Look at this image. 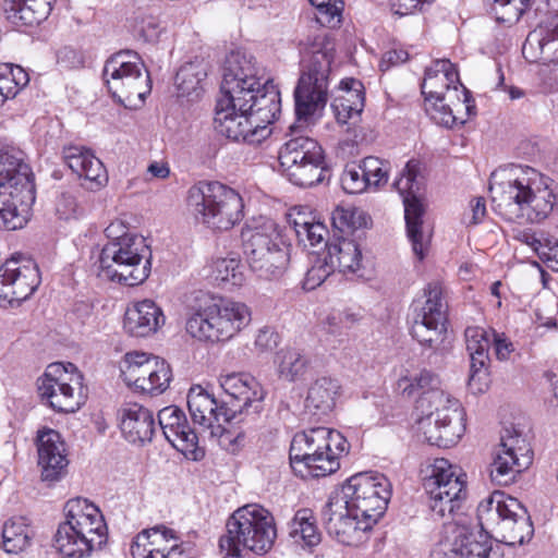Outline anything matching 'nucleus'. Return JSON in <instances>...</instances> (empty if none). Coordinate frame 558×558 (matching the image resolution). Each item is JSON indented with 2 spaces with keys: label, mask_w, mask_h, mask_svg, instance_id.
<instances>
[{
  "label": "nucleus",
  "mask_w": 558,
  "mask_h": 558,
  "mask_svg": "<svg viewBox=\"0 0 558 558\" xmlns=\"http://www.w3.org/2000/svg\"><path fill=\"white\" fill-rule=\"evenodd\" d=\"M332 272L333 268L324 255L318 257L315 264L307 270L303 282L305 290H314L319 287Z\"/></svg>",
  "instance_id": "nucleus-58"
},
{
  "label": "nucleus",
  "mask_w": 558,
  "mask_h": 558,
  "mask_svg": "<svg viewBox=\"0 0 558 558\" xmlns=\"http://www.w3.org/2000/svg\"><path fill=\"white\" fill-rule=\"evenodd\" d=\"M324 155L322 146L308 136H295L283 144L279 151L281 168L291 167L303 160L320 158Z\"/></svg>",
  "instance_id": "nucleus-44"
},
{
  "label": "nucleus",
  "mask_w": 558,
  "mask_h": 558,
  "mask_svg": "<svg viewBox=\"0 0 558 558\" xmlns=\"http://www.w3.org/2000/svg\"><path fill=\"white\" fill-rule=\"evenodd\" d=\"M102 78L112 97L130 109L142 106L151 89L148 71L133 51L111 56L104 65Z\"/></svg>",
  "instance_id": "nucleus-15"
},
{
  "label": "nucleus",
  "mask_w": 558,
  "mask_h": 558,
  "mask_svg": "<svg viewBox=\"0 0 558 558\" xmlns=\"http://www.w3.org/2000/svg\"><path fill=\"white\" fill-rule=\"evenodd\" d=\"M359 320L360 317L356 314L332 312L326 317L324 328L329 335L341 338L348 336L349 330L352 329Z\"/></svg>",
  "instance_id": "nucleus-52"
},
{
  "label": "nucleus",
  "mask_w": 558,
  "mask_h": 558,
  "mask_svg": "<svg viewBox=\"0 0 558 558\" xmlns=\"http://www.w3.org/2000/svg\"><path fill=\"white\" fill-rule=\"evenodd\" d=\"M208 73V63L204 59L183 64L175 75V86L179 97L189 100L198 99L204 93V84Z\"/></svg>",
  "instance_id": "nucleus-42"
},
{
  "label": "nucleus",
  "mask_w": 558,
  "mask_h": 558,
  "mask_svg": "<svg viewBox=\"0 0 558 558\" xmlns=\"http://www.w3.org/2000/svg\"><path fill=\"white\" fill-rule=\"evenodd\" d=\"M531 463L532 449L530 442L515 428H505L500 436V444L489 465L492 481L497 485H508Z\"/></svg>",
  "instance_id": "nucleus-21"
},
{
  "label": "nucleus",
  "mask_w": 558,
  "mask_h": 558,
  "mask_svg": "<svg viewBox=\"0 0 558 558\" xmlns=\"http://www.w3.org/2000/svg\"><path fill=\"white\" fill-rule=\"evenodd\" d=\"M33 535L25 518H11L3 524L2 547L9 554H19L29 546Z\"/></svg>",
  "instance_id": "nucleus-49"
},
{
  "label": "nucleus",
  "mask_w": 558,
  "mask_h": 558,
  "mask_svg": "<svg viewBox=\"0 0 558 558\" xmlns=\"http://www.w3.org/2000/svg\"><path fill=\"white\" fill-rule=\"evenodd\" d=\"M421 413L417 429L433 446L449 448L456 445L464 433L463 410L459 401L436 404Z\"/></svg>",
  "instance_id": "nucleus-22"
},
{
  "label": "nucleus",
  "mask_w": 558,
  "mask_h": 558,
  "mask_svg": "<svg viewBox=\"0 0 558 558\" xmlns=\"http://www.w3.org/2000/svg\"><path fill=\"white\" fill-rule=\"evenodd\" d=\"M278 344V335L270 328L265 327L259 329L256 339L255 347L260 352H267L274 350Z\"/></svg>",
  "instance_id": "nucleus-64"
},
{
  "label": "nucleus",
  "mask_w": 558,
  "mask_h": 558,
  "mask_svg": "<svg viewBox=\"0 0 558 558\" xmlns=\"http://www.w3.org/2000/svg\"><path fill=\"white\" fill-rule=\"evenodd\" d=\"M317 9V21L329 27H335L341 21L343 0H308Z\"/></svg>",
  "instance_id": "nucleus-54"
},
{
  "label": "nucleus",
  "mask_w": 558,
  "mask_h": 558,
  "mask_svg": "<svg viewBox=\"0 0 558 558\" xmlns=\"http://www.w3.org/2000/svg\"><path fill=\"white\" fill-rule=\"evenodd\" d=\"M186 403L194 424L203 430L209 432L211 437L225 435L223 424L233 418L230 408H227L225 403L219 404L215 396L202 386L190 388Z\"/></svg>",
  "instance_id": "nucleus-24"
},
{
  "label": "nucleus",
  "mask_w": 558,
  "mask_h": 558,
  "mask_svg": "<svg viewBox=\"0 0 558 558\" xmlns=\"http://www.w3.org/2000/svg\"><path fill=\"white\" fill-rule=\"evenodd\" d=\"M337 507L331 506L329 498L322 510L327 533L347 546H360L365 543L375 524L356 513H349L347 508Z\"/></svg>",
  "instance_id": "nucleus-25"
},
{
  "label": "nucleus",
  "mask_w": 558,
  "mask_h": 558,
  "mask_svg": "<svg viewBox=\"0 0 558 558\" xmlns=\"http://www.w3.org/2000/svg\"><path fill=\"white\" fill-rule=\"evenodd\" d=\"M209 277L223 287H242L245 282L243 265L235 255L213 259L209 265Z\"/></svg>",
  "instance_id": "nucleus-48"
},
{
  "label": "nucleus",
  "mask_w": 558,
  "mask_h": 558,
  "mask_svg": "<svg viewBox=\"0 0 558 558\" xmlns=\"http://www.w3.org/2000/svg\"><path fill=\"white\" fill-rule=\"evenodd\" d=\"M522 54L529 62L558 60V14L541 22L529 33Z\"/></svg>",
  "instance_id": "nucleus-32"
},
{
  "label": "nucleus",
  "mask_w": 558,
  "mask_h": 558,
  "mask_svg": "<svg viewBox=\"0 0 558 558\" xmlns=\"http://www.w3.org/2000/svg\"><path fill=\"white\" fill-rule=\"evenodd\" d=\"M366 216L362 210L338 206L331 213L332 227L340 232H349L366 227Z\"/></svg>",
  "instance_id": "nucleus-51"
},
{
  "label": "nucleus",
  "mask_w": 558,
  "mask_h": 558,
  "mask_svg": "<svg viewBox=\"0 0 558 558\" xmlns=\"http://www.w3.org/2000/svg\"><path fill=\"white\" fill-rule=\"evenodd\" d=\"M497 19L504 23H515L532 5L533 0H494Z\"/></svg>",
  "instance_id": "nucleus-53"
},
{
  "label": "nucleus",
  "mask_w": 558,
  "mask_h": 558,
  "mask_svg": "<svg viewBox=\"0 0 558 558\" xmlns=\"http://www.w3.org/2000/svg\"><path fill=\"white\" fill-rule=\"evenodd\" d=\"M196 302L185 329L199 341L229 340L251 323V310L245 303L204 293L196 298Z\"/></svg>",
  "instance_id": "nucleus-8"
},
{
  "label": "nucleus",
  "mask_w": 558,
  "mask_h": 558,
  "mask_svg": "<svg viewBox=\"0 0 558 558\" xmlns=\"http://www.w3.org/2000/svg\"><path fill=\"white\" fill-rule=\"evenodd\" d=\"M133 31L145 43H156L161 34L160 22L157 16L140 13L134 19Z\"/></svg>",
  "instance_id": "nucleus-56"
},
{
  "label": "nucleus",
  "mask_w": 558,
  "mask_h": 558,
  "mask_svg": "<svg viewBox=\"0 0 558 558\" xmlns=\"http://www.w3.org/2000/svg\"><path fill=\"white\" fill-rule=\"evenodd\" d=\"M226 527L227 533L219 541L226 558H241L242 548L264 555L272 548L277 537L272 514L256 504L235 510L228 519Z\"/></svg>",
  "instance_id": "nucleus-9"
},
{
  "label": "nucleus",
  "mask_w": 558,
  "mask_h": 558,
  "mask_svg": "<svg viewBox=\"0 0 558 558\" xmlns=\"http://www.w3.org/2000/svg\"><path fill=\"white\" fill-rule=\"evenodd\" d=\"M29 82L28 74L20 65L0 64V106L14 98Z\"/></svg>",
  "instance_id": "nucleus-50"
},
{
  "label": "nucleus",
  "mask_w": 558,
  "mask_h": 558,
  "mask_svg": "<svg viewBox=\"0 0 558 558\" xmlns=\"http://www.w3.org/2000/svg\"><path fill=\"white\" fill-rule=\"evenodd\" d=\"M186 203L194 218L214 230H229L244 216L240 194L217 181H201L191 186Z\"/></svg>",
  "instance_id": "nucleus-12"
},
{
  "label": "nucleus",
  "mask_w": 558,
  "mask_h": 558,
  "mask_svg": "<svg viewBox=\"0 0 558 558\" xmlns=\"http://www.w3.org/2000/svg\"><path fill=\"white\" fill-rule=\"evenodd\" d=\"M123 228L120 221L112 222L106 228V234L112 241L108 242L100 252L98 276L134 287L144 282L150 274L151 251L142 235L133 233L118 235Z\"/></svg>",
  "instance_id": "nucleus-3"
},
{
  "label": "nucleus",
  "mask_w": 558,
  "mask_h": 558,
  "mask_svg": "<svg viewBox=\"0 0 558 558\" xmlns=\"http://www.w3.org/2000/svg\"><path fill=\"white\" fill-rule=\"evenodd\" d=\"M492 331L472 326L464 331L466 350L470 354L469 388L474 393H482L488 388V351L492 345Z\"/></svg>",
  "instance_id": "nucleus-28"
},
{
  "label": "nucleus",
  "mask_w": 558,
  "mask_h": 558,
  "mask_svg": "<svg viewBox=\"0 0 558 558\" xmlns=\"http://www.w3.org/2000/svg\"><path fill=\"white\" fill-rule=\"evenodd\" d=\"M476 517L483 532L496 534L506 545H522L533 536V524L525 507L502 492H494L481 500Z\"/></svg>",
  "instance_id": "nucleus-10"
},
{
  "label": "nucleus",
  "mask_w": 558,
  "mask_h": 558,
  "mask_svg": "<svg viewBox=\"0 0 558 558\" xmlns=\"http://www.w3.org/2000/svg\"><path fill=\"white\" fill-rule=\"evenodd\" d=\"M158 422L166 439L185 457L199 460L204 451L198 448V437L189 426L184 413L177 407H166L158 413Z\"/></svg>",
  "instance_id": "nucleus-26"
},
{
  "label": "nucleus",
  "mask_w": 558,
  "mask_h": 558,
  "mask_svg": "<svg viewBox=\"0 0 558 558\" xmlns=\"http://www.w3.org/2000/svg\"><path fill=\"white\" fill-rule=\"evenodd\" d=\"M424 481L429 508L440 519L454 520L466 498L465 474L446 459H436Z\"/></svg>",
  "instance_id": "nucleus-16"
},
{
  "label": "nucleus",
  "mask_w": 558,
  "mask_h": 558,
  "mask_svg": "<svg viewBox=\"0 0 558 558\" xmlns=\"http://www.w3.org/2000/svg\"><path fill=\"white\" fill-rule=\"evenodd\" d=\"M333 61V49L315 43L305 52L302 72L294 88V105L298 123H306L328 100L329 75Z\"/></svg>",
  "instance_id": "nucleus-11"
},
{
  "label": "nucleus",
  "mask_w": 558,
  "mask_h": 558,
  "mask_svg": "<svg viewBox=\"0 0 558 558\" xmlns=\"http://www.w3.org/2000/svg\"><path fill=\"white\" fill-rule=\"evenodd\" d=\"M294 231L300 242L307 241L311 246L320 244L327 234L325 226L320 222L294 221Z\"/></svg>",
  "instance_id": "nucleus-59"
},
{
  "label": "nucleus",
  "mask_w": 558,
  "mask_h": 558,
  "mask_svg": "<svg viewBox=\"0 0 558 558\" xmlns=\"http://www.w3.org/2000/svg\"><path fill=\"white\" fill-rule=\"evenodd\" d=\"M53 0H3L2 13L14 27H33L44 22L52 10Z\"/></svg>",
  "instance_id": "nucleus-38"
},
{
  "label": "nucleus",
  "mask_w": 558,
  "mask_h": 558,
  "mask_svg": "<svg viewBox=\"0 0 558 558\" xmlns=\"http://www.w3.org/2000/svg\"><path fill=\"white\" fill-rule=\"evenodd\" d=\"M57 62L64 69H76L84 64V57L81 51L66 46L58 50Z\"/></svg>",
  "instance_id": "nucleus-63"
},
{
  "label": "nucleus",
  "mask_w": 558,
  "mask_h": 558,
  "mask_svg": "<svg viewBox=\"0 0 558 558\" xmlns=\"http://www.w3.org/2000/svg\"><path fill=\"white\" fill-rule=\"evenodd\" d=\"M421 87L425 101L430 102L433 99L444 100L448 90L461 89L464 86L460 82L456 65L447 59H439L426 70Z\"/></svg>",
  "instance_id": "nucleus-33"
},
{
  "label": "nucleus",
  "mask_w": 558,
  "mask_h": 558,
  "mask_svg": "<svg viewBox=\"0 0 558 558\" xmlns=\"http://www.w3.org/2000/svg\"><path fill=\"white\" fill-rule=\"evenodd\" d=\"M325 256L333 270L344 275L357 274L362 268V252L354 240L339 238L326 244Z\"/></svg>",
  "instance_id": "nucleus-41"
},
{
  "label": "nucleus",
  "mask_w": 558,
  "mask_h": 558,
  "mask_svg": "<svg viewBox=\"0 0 558 558\" xmlns=\"http://www.w3.org/2000/svg\"><path fill=\"white\" fill-rule=\"evenodd\" d=\"M424 304L415 307L411 333L420 344L435 349L442 342L446 332L448 305L444 300L441 283L429 282L424 289Z\"/></svg>",
  "instance_id": "nucleus-19"
},
{
  "label": "nucleus",
  "mask_w": 558,
  "mask_h": 558,
  "mask_svg": "<svg viewBox=\"0 0 558 558\" xmlns=\"http://www.w3.org/2000/svg\"><path fill=\"white\" fill-rule=\"evenodd\" d=\"M397 386L403 397L412 398L418 395L416 409L420 411L434 408L436 404L458 401L440 388L441 380L439 376L428 369L401 377Z\"/></svg>",
  "instance_id": "nucleus-27"
},
{
  "label": "nucleus",
  "mask_w": 558,
  "mask_h": 558,
  "mask_svg": "<svg viewBox=\"0 0 558 558\" xmlns=\"http://www.w3.org/2000/svg\"><path fill=\"white\" fill-rule=\"evenodd\" d=\"M120 428L132 444L150 441L155 432L153 413L141 404H126L120 410Z\"/></svg>",
  "instance_id": "nucleus-39"
},
{
  "label": "nucleus",
  "mask_w": 558,
  "mask_h": 558,
  "mask_svg": "<svg viewBox=\"0 0 558 558\" xmlns=\"http://www.w3.org/2000/svg\"><path fill=\"white\" fill-rule=\"evenodd\" d=\"M81 214V208L76 198L68 193H61L56 199V215L63 220L77 218Z\"/></svg>",
  "instance_id": "nucleus-61"
},
{
  "label": "nucleus",
  "mask_w": 558,
  "mask_h": 558,
  "mask_svg": "<svg viewBox=\"0 0 558 558\" xmlns=\"http://www.w3.org/2000/svg\"><path fill=\"white\" fill-rule=\"evenodd\" d=\"M349 451V442L338 430L313 427L296 433L289 451L291 468L302 478L322 477L340 468L339 459Z\"/></svg>",
  "instance_id": "nucleus-4"
},
{
  "label": "nucleus",
  "mask_w": 558,
  "mask_h": 558,
  "mask_svg": "<svg viewBox=\"0 0 558 558\" xmlns=\"http://www.w3.org/2000/svg\"><path fill=\"white\" fill-rule=\"evenodd\" d=\"M43 401L60 413H74L85 403L83 375L72 363H52L37 379Z\"/></svg>",
  "instance_id": "nucleus-17"
},
{
  "label": "nucleus",
  "mask_w": 558,
  "mask_h": 558,
  "mask_svg": "<svg viewBox=\"0 0 558 558\" xmlns=\"http://www.w3.org/2000/svg\"><path fill=\"white\" fill-rule=\"evenodd\" d=\"M35 199L33 173L24 153L14 147H0V229L23 228Z\"/></svg>",
  "instance_id": "nucleus-2"
},
{
  "label": "nucleus",
  "mask_w": 558,
  "mask_h": 558,
  "mask_svg": "<svg viewBox=\"0 0 558 558\" xmlns=\"http://www.w3.org/2000/svg\"><path fill=\"white\" fill-rule=\"evenodd\" d=\"M290 539L304 549H312L322 542L317 520L311 509H299L289 523Z\"/></svg>",
  "instance_id": "nucleus-43"
},
{
  "label": "nucleus",
  "mask_w": 558,
  "mask_h": 558,
  "mask_svg": "<svg viewBox=\"0 0 558 558\" xmlns=\"http://www.w3.org/2000/svg\"><path fill=\"white\" fill-rule=\"evenodd\" d=\"M446 524H448L447 535L435 545L430 558H461L453 524L450 521H447Z\"/></svg>",
  "instance_id": "nucleus-60"
},
{
  "label": "nucleus",
  "mask_w": 558,
  "mask_h": 558,
  "mask_svg": "<svg viewBox=\"0 0 558 558\" xmlns=\"http://www.w3.org/2000/svg\"><path fill=\"white\" fill-rule=\"evenodd\" d=\"M182 554L175 532L165 525L143 530L131 545L133 558H179Z\"/></svg>",
  "instance_id": "nucleus-30"
},
{
  "label": "nucleus",
  "mask_w": 558,
  "mask_h": 558,
  "mask_svg": "<svg viewBox=\"0 0 558 558\" xmlns=\"http://www.w3.org/2000/svg\"><path fill=\"white\" fill-rule=\"evenodd\" d=\"M235 61H231L228 74L222 75L220 86L221 97L217 101L214 128L222 136L247 144H259L270 134L268 128H259L253 122L247 113L245 95L250 90L243 92L239 87V75L243 74L252 80L251 68L246 69V73L240 72Z\"/></svg>",
  "instance_id": "nucleus-5"
},
{
  "label": "nucleus",
  "mask_w": 558,
  "mask_h": 558,
  "mask_svg": "<svg viewBox=\"0 0 558 558\" xmlns=\"http://www.w3.org/2000/svg\"><path fill=\"white\" fill-rule=\"evenodd\" d=\"M453 529L461 558H489L493 544L487 534L460 524H453Z\"/></svg>",
  "instance_id": "nucleus-46"
},
{
  "label": "nucleus",
  "mask_w": 558,
  "mask_h": 558,
  "mask_svg": "<svg viewBox=\"0 0 558 558\" xmlns=\"http://www.w3.org/2000/svg\"><path fill=\"white\" fill-rule=\"evenodd\" d=\"M36 445L41 480L50 483L61 480L69 464L61 435L54 429L43 428L38 430Z\"/></svg>",
  "instance_id": "nucleus-29"
},
{
  "label": "nucleus",
  "mask_w": 558,
  "mask_h": 558,
  "mask_svg": "<svg viewBox=\"0 0 558 558\" xmlns=\"http://www.w3.org/2000/svg\"><path fill=\"white\" fill-rule=\"evenodd\" d=\"M541 61L537 76L544 89L550 90L558 86V60Z\"/></svg>",
  "instance_id": "nucleus-62"
},
{
  "label": "nucleus",
  "mask_w": 558,
  "mask_h": 558,
  "mask_svg": "<svg viewBox=\"0 0 558 558\" xmlns=\"http://www.w3.org/2000/svg\"><path fill=\"white\" fill-rule=\"evenodd\" d=\"M390 496L391 485L384 474L365 472L351 476L341 492L329 498L331 506L347 508L349 513L376 524L385 513Z\"/></svg>",
  "instance_id": "nucleus-14"
},
{
  "label": "nucleus",
  "mask_w": 558,
  "mask_h": 558,
  "mask_svg": "<svg viewBox=\"0 0 558 558\" xmlns=\"http://www.w3.org/2000/svg\"><path fill=\"white\" fill-rule=\"evenodd\" d=\"M340 95L331 102L337 121L341 124L357 119L363 111L365 102L364 85L361 81L348 77L340 82Z\"/></svg>",
  "instance_id": "nucleus-40"
},
{
  "label": "nucleus",
  "mask_w": 558,
  "mask_h": 558,
  "mask_svg": "<svg viewBox=\"0 0 558 558\" xmlns=\"http://www.w3.org/2000/svg\"><path fill=\"white\" fill-rule=\"evenodd\" d=\"M362 168L369 186H380L387 183L390 163L374 156H368L362 161Z\"/></svg>",
  "instance_id": "nucleus-55"
},
{
  "label": "nucleus",
  "mask_w": 558,
  "mask_h": 558,
  "mask_svg": "<svg viewBox=\"0 0 558 558\" xmlns=\"http://www.w3.org/2000/svg\"><path fill=\"white\" fill-rule=\"evenodd\" d=\"M426 112L437 124L451 128L458 123L464 124L475 113V104L471 93L462 87L448 90L444 100L426 102Z\"/></svg>",
  "instance_id": "nucleus-31"
},
{
  "label": "nucleus",
  "mask_w": 558,
  "mask_h": 558,
  "mask_svg": "<svg viewBox=\"0 0 558 558\" xmlns=\"http://www.w3.org/2000/svg\"><path fill=\"white\" fill-rule=\"evenodd\" d=\"M65 521L54 534L56 549L65 558H83L107 541L102 513L84 498L70 499L64 507Z\"/></svg>",
  "instance_id": "nucleus-7"
},
{
  "label": "nucleus",
  "mask_w": 558,
  "mask_h": 558,
  "mask_svg": "<svg viewBox=\"0 0 558 558\" xmlns=\"http://www.w3.org/2000/svg\"><path fill=\"white\" fill-rule=\"evenodd\" d=\"M162 310L151 300H143L128 307L123 328L134 337H148L165 324Z\"/></svg>",
  "instance_id": "nucleus-34"
},
{
  "label": "nucleus",
  "mask_w": 558,
  "mask_h": 558,
  "mask_svg": "<svg viewBox=\"0 0 558 558\" xmlns=\"http://www.w3.org/2000/svg\"><path fill=\"white\" fill-rule=\"evenodd\" d=\"M63 158L73 173L90 183V189H99L107 183L108 175L102 162L89 149L70 145L64 147Z\"/></svg>",
  "instance_id": "nucleus-37"
},
{
  "label": "nucleus",
  "mask_w": 558,
  "mask_h": 558,
  "mask_svg": "<svg viewBox=\"0 0 558 558\" xmlns=\"http://www.w3.org/2000/svg\"><path fill=\"white\" fill-rule=\"evenodd\" d=\"M365 179L366 175L364 174L362 162L347 166L341 177L342 189L349 194L362 193L369 186Z\"/></svg>",
  "instance_id": "nucleus-57"
},
{
  "label": "nucleus",
  "mask_w": 558,
  "mask_h": 558,
  "mask_svg": "<svg viewBox=\"0 0 558 558\" xmlns=\"http://www.w3.org/2000/svg\"><path fill=\"white\" fill-rule=\"evenodd\" d=\"M220 386L238 404L233 403L231 414L242 413L255 402L264 399V390L259 383L250 374L231 373L220 377Z\"/></svg>",
  "instance_id": "nucleus-35"
},
{
  "label": "nucleus",
  "mask_w": 558,
  "mask_h": 558,
  "mask_svg": "<svg viewBox=\"0 0 558 558\" xmlns=\"http://www.w3.org/2000/svg\"><path fill=\"white\" fill-rule=\"evenodd\" d=\"M493 209L518 225L539 223L558 206V184L538 170L510 165L492 173Z\"/></svg>",
  "instance_id": "nucleus-1"
},
{
  "label": "nucleus",
  "mask_w": 558,
  "mask_h": 558,
  "mask_svg": "<svg viewBox=\"0 0 558 558\" xmlns=\"http://www.w3.org/2000/svg\"><path fill=\"white\" fill-rule=\"evenodd\" d=\"M231 61L238 63L240 72L246 73V69L252 70V80L248 81L243 74L239 75V87L243 92L250 90L245 95L247 113L253 118V122L259 128H268L280 112V93L270 78H264L263 69H260L255 58L244 51H232L226 59L223 74L229 73Z\"/></svg>",
  "instance_id": "nucleus-13"
},
{
  "label": "nucleus",
  "mask_w": 558,
  "mask_h": 558,
  "mask_svg": "<svg viewBox=\"0 0 558 558\" xmlns=\"http://www.w3.org/2000/svg\"><path fill=\"white\" fill-rule=\"evenodd\" d=\"M418 177L420 162L413 159L409 160L393 185L403 197L407 234L412 250L418 259H423L429 243V235L423 230L425 208L416 195L421 187Z\"/></svg>",
  "instance_id": "nucleus-18"
},
{
  "label": "nucleus",
  "mask_w": 558,
  "mask_h": 558,
  "mask_svg": "<svg viewBox=\"0 0 558 558\" xmlns=\"http://www.w3.org/2000/svg\"><path fill=\"white\" fill-rule=\"evenodd\" d=\"M40 283L34 260L12 257L0 266V305H12L28 299Z\"/></svg>",
  "instance_id": "nucleus-23"
},
{
  "label": "nucleus",
  "mask_w": 558,
  "mask_h": 558,
  "mask_svg": "<svg viewBox=\"0 0 558 558\" xmlns=\"http://www.w3.org/2000/svg\"><path fill=\"white\" fill-rule=\"evenodd\" d=\"M342 395V386L337 378L320 376L311 383L305 398V409L318 418L330 415Z\"/></svg>",
  "instance_id": "nucleus-36"
},
{
  "label": "nucleus",
  "mask_w": 558,
  "mask_h": 558,
  "mask_svg": "<svg viewBox=\"0 0 558 558\" xmlns=\"http://www.w3.org/2000/svg\"><path fill=\"white\" fill-rule=\"evenodd\" d=\"M290 182L301 187H311L322 183L328 172L324 155L320 158L303 160L291 167L282 168Z\"/></svg>",
  "instance_id": "nucleus-45"
},
{
  "label": "nucleus",
  "mask_w": 558,
  "mask_h": 558,
  "mask_svg": "<svg viewBox=\"0 0 558 558\" xmlns=\"http://www.w3.org/2000/svg\"><path fill=\"white\" fill-rule=\"evenodd\" d=\"M275 363L280 378L294 383L307 373L310 360L299 349L284 348L277 352Z\"/></svg>",
  "instance_id": "nucleus-47"
},
{
  "label": "nucleus",
  "mask_w": 558,
  "mask_h": 558,
  "mask_svg": "<svg viewBox=\"0 0 558 558\" xmlns=\"http://www.w3.org/2000/svg\"><path fill=\"white\" fill-rule=\"evenodd\" d=\"M128 386L149 395L162 393L171 381L170 365L162 359L144 352H129L120 365Z\"/></svg>",
  "instance_id": "nucleus-20"
},
{
  "label": "nucleus",
  "mask_w": 558,
  "mask_h": 558,
  "mask_svg": "<svg viewBox=\"0 0 558 558\" xmlns=\"http://www.w3.org/2000/svg\"><path fill=\"white\" fill-rule=\"evenodd\" d=\"M243 252L250 270L259 279L280 278L289 264V244L282 229L270 218L257 217L241 231Z\"/></svg>",
  "instance_id": "nucleus-6"
}]
</instances>
